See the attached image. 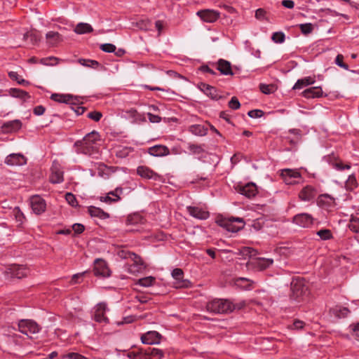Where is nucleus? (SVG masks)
Masks as SVG:
<instances>
[{
	"mask_svg": "<svg viewBox=\"0 0 359 359\" xmlns=\"http://www.w3.org/2000/svg\"><path fill=\"white\" fill-rule=\"evenodd\" d=\"M9 94L12 97L20 98L23 101L30 98V95L27 92L18 88H11L9 90Z\"/></svg>",
	"mask_w": 359,
	"mask_h": 359,
	"instance_id": "32",
	"label": "nucleus"
},
{
	"mask_svg": "<svg viewBox=\"0 0 359 359\" xmlns=\"http://www.w3.org/2000/svg\"><path fill=\"white\" fill-rule=\"evenodd\" d=\"M299 26L304 34H310L313 29V26L311 23L301 24Z\"/></svg>",
	"mask_w": 359,
	"mask_h": 359,
	"instance_id": "53",
	"label": "nucleus"
},
{
	"mask_svg": "<svg viewBox=\"0 0 359 359\" xmlns=\"http://www.w3.org/2000/svg\"><path fill=\"white\" fill-rule=\"evenodd\" d=\"M259 89L264 94H271L276 90V87L273 84L266 85L261 83Z\"/></svg>",
	"mask_w": 359,
	"mask_h": 359,
	"instance_id": "45",
	"label": "nucleus"
},
{
	"mask_svg": "<svg viewBox=\"0 0 359 359\" xmlns=\"http://www.w3.org/2000/svg\"><path fill=\"white\" fill-rule=\"evenodd\" d=\"M12 216L14 217L16 222L19 223V224H22L25 220V217L23 212L20 210L18 207H15L11 211Z\"/></svg>",
	"mask_w": 359,
	"mask_h": 359,
	"instance_id": "39",
	"label": "nucleus"
},
{
	"mask_svg": "<svg viewBox=\"0 0 359 359\" xmlns=\"http://www.w3.org/2000/svg\"><path fill=\"white\" fill-rule=\"evenodd\" d=\"M88 212L90 213V215L92 217H97L100 219H105V218H108L109 217V214L104 212L102 209H100V208L94 207V206H90L88 208Z\"/></svg>",
	"mask_w": 359,
	"mask_h": 359,
	"instance_id": "34",
	"label": "nucleus"
},
{
	"mask_svg": "<svg viewBox=\"0 0 359 359\" xmlns=\"http://www.w3.org/2000/svg\"><path fill=\"white\" fill-rule=\"evenodd\" d=\"M309 294V287L305 280L300 278H293L291 283L290 299L299 303L305 301Z\"/></svg>",
	"mask_w": 359,
	"mask_h": 359,
	"instance_id": "2",
	"label": "nucleus"
},
{
	"mask_svg": "<svg viewBox=\"0 0 359 359\" xmlns=\"http://www.w3.org/2000/svg\"><path fill=\"white\" fill-rule=\"evenodd\" d=\"M331 312L336 317L344 318L347 316L348 313H349V311L346 307H341L337 306L331 309Z\"/></svg>",
	"mask_w": 359,
	"mask_h": 359,
	"instance_id": "37",
	"label": "nucleus"
},
{
	"mask_svg": "<svg viewBox=\"0 0 359 359\" xmlns=\"http://www.w3.org/2000/svg\"><path fill=\"white\" fill-rule=\"evenodd\" d=\"M23 39L25 41L29 40L31 44L32 45L36 44L40 40L39 32L36 30H31L29 32H27L23 36Z\"/></svg>",
	"mask_w": 359,
	"mask_h": 359,
	"instance_id": "31",
	"label": "nucleus"
},
{
	"mask_svg": "<svg viewBox=\"0 0 359 359\" xmlns=\"http://www.w3.org/2000/svg\"><path fill=\"white\" fill-rule=\"evenodd\" d=\"M22 126L19 120H13L4 123L2 126V130L5 133H13L18 130Z\"/></svg>",
	"mask_w": 359,
	"mask_h": 359,
	"instance_id": "23",
	"label": "nucleus"
},
{
	"mask_svg": "<svg viewBox=\"0 0 359 359\" xmlns=\"http://www.w3.org/2000/svg\"><path fill=\"white\" fill-rule=\"evenodd\" d=\"M141 220L140 217L138 215H130L127 219L128 224H135Z\"/></svg>",
	"mask_w": 359,
	"mask_h": 359,
	"instance_id": "63",
	"label": "nucleus"
},
{
	"mask_svg": "<svg viewBox=\"0 0 359 359\" xmlns=\"http://www.w3.org/2000/svg\"><path fill=\"white\" fill-rule=\"evenodd\" d=\"M302 94L304 97L311 99L322 97L323 92L320 87L316 86L306 89L302 93Z\"/></svg>",
	"mask_w": 359,
	"mask_h": 359,
	"instance_id": "21",
	"label": "nucleus"
},
{
	"mask_svg": "<svg viewBox=\"0 0 359 359\" xmlns=\"http://www.w3.org/2000/svg\"><path fill=\"white\" fill-rule=\"evenodd\" d=\"M79 62L81 65L91 67L93 69H98L100 67H101L100 63L96 60L80 59Z\"/></svg>",
	"mask_w": 359,
	"mask_h": 359,
	"instance_id": "42",
	"label": "nucleus"
},
{
	"mask_svg": "<svg viewBox=\"0 0 359 359\" xmlns=\"http://www.w3.org/2000/svg\"><path fill=\"white\" fill-rule=\"evenodd\" d=\"M31 207L33 212L36 215H40L45 212L46 203L43 198L39 196H34L30 198Z\"/></svg>",
	"mask_w": 359,
	"mask_h": 359,
	"instance_id": "9",
	"label": "nucleus"
},
{
	"mask_svg": "<svg viewBox=\"0 0 359 359\" xmlns=\"http://www.w3.org/2000/svg\"><path fill=\"white\" fill-rule=\"evenodd\" d=\"M236 190L241 194L250 198L254 197L257 193L256 185L252 182L248 183L245 185L239 184L237 186Z\"/></svg>",
	"mask_w": 359,
	"mask_h": 359,
	"instance_id": "12",
	"label": "nucleus"
},
{
	"mask_svg": "<svg viewBox=\"0 0 359 359\" xmlns=\"http://www.w3.org/2000/svg\"><path fill=\"white\" fill-rule=\"evenodd\" d=\"M189 130L196 135L204 136L207 134V128L201 125H192L189 127Z\"/></svg>",
	"mask_w": 359,
	"mask_h": 359,
	"instance_id": "38",
	"label": "nucleus"
},
{
	"mask_svg": "<svg viewBox=\"0 0 359 359\" xmlns=\"http://www.w3.org/2000/svg\"><path fill=\"white\" fill-rule=\"evenodd\" d=\"M238 255H241L243 258L252 257L257 255V252L255 249L250 247H243L238 250Z\"/></svg>",
	"mask_w": 359,
	"mask_h": 359,
	"instance_id": "36",
	"label": "nucleus"
},
{
	"mask_svg": "<svg viewBox=\"0 0 359 359\" xmlns=\"http://www.w3.org/2000/svg\"><path fill=\"white\" fill-rule=\"evenodd\" d=\"M187 209L190 215L198 219H206L210 215L208 211L201 208L188 206Z\"/></svg>",
	"mask_w": 359,
	"mask_h": 359,
	"instance_id": "16",
	"label": "nucleus"
},
{
	"mask_svg": "<svg viewBox=\"0 0 359 359\" xmlns=\"http://www.w3.org/2000/svg\"><path fill=\"white\" fill-rule=\"evenodd\" d=\"M46 40L50 46H55L61 41V36L57 32H48L46 34Z\"/></svg>",
	"mask_w": 359,
	"mask_h": 359,
	"instance_id": "35",
	"label": "nucleus"
},
{
	"mask_svg": "<svg viewBox=\"0 0 359 359\" xmlns=\"http://www.w3.org/2000/svg\"><path fill=\"white\" fill-rule=\"evenodd\" d=\"M335 169L338 170H343L344 169H350L351 165L349 164H344L341 161H337L333 164Z\"/></svg>",
	"mask_w": 359,
	"mask_h": 359,
	"instance_id": "60",
	"label": "nucleus"
},
{
	"mask_svg": "<svg viewBox=\"0 0 359 359\" xmlns=\"http://www.w3.org/2000/svg\"><path fill=\"white\" fill-rule=\"evenodd\" d=\"M313 221V217L306 213L298 214L293 217V222L303 228L310 227Z\"/></svg>",
	"mask_w": 359,
	"mask_h": 359,
	"instance_id": "11",
	"label": "nucleus"
},
{
	"mask_svg": "<svg viewBox=\"0 0 359 359\" xmlns=\"http://www.w3.org/2000/svg\"><path fill=\"white\" fill-rule=\"evenodd\" d=\"M50 181L53 184H58L63 182V172L57 163H54L51 168Z\"/></svg>",
	"mask_w": 359,
	"mask_h": 359,
	"instance_id": "15",
	"label": "nucleus"
},
{
	"mask_svg": "<svg viewBox=\"0 0 359 359\" xmlns=\"http://www.w3.org/2000/svg\"><path fill=\"white\" fill-rule=\"evenodd\" d=\"M353 332L354 338L359 341V323L350 326Z\"/></svg>",
	"mask_w": 359,
	"mask_h": 359,
	"instance_id": "64",
	"label": "nucleus"
},
{
	"mask_svg": "<svg viewBox=\"0 0 359 359\" xmlns=\"http://www.w3.org/2000/svg\"><path fill=\"white\" fill-rule=\"evenodd\" d=\"M316 82L314 78L311 76L304 77L303 79H298L294 86H293V89H302L304 87L308 86L309 85L313 84Z\"/></svg>",
	"mask_w": 359,
	"mask_h": 359,
	"instance_id": "30",
	"label": "nucleus"
},
{
	"mask_svg": "<svg viewBox=\"0 0 359 359\" xmlns=\"http://www.w3.org/2000/svg\"><path fill=\"white\" fill-rule=\"evenodd\" d=\"M264 112L260 109H253L248 111V114L251 118H259Z\"/></svg>",
	"mask_w": 359,
	"mask_h": 359,
	"instance_id": "61",
	"label": "nucleus"
},
{
	"mask_svg": "<svg viewBox=\"0 0 359 359\" xmlns=\"http://www.w3.org/2000/svg\"><path fill=\"white\" fill-rule=\"evenodd\" d=\"M217 69L224 75H233L231 63L225 60L220 59L217 62Z\"/></svg>",
	"mask_w": 359,
	"mask_h": 359,
	"instance_id": "25",
	"label": "nucleus"
},
{
	"mask_svg": "<svg viewBox=\"0 0 359 359\" xmlns=\"http://www.w3.org/2000/svg\"><path fill=\"white\" fill-rule=\"evenodd\" d=\"M240 102L237 97H233L229 102V107L232 109H238L240 108Z\"/></svg>",
	"mask_w": 359,
	"mask_h": 359,
	"instance_id": "58",
	"label": "nucleus"
},
{
	"mask_svg": "<svg viewBox=\"0 0 359 359\" xmlns=\"http://www.w3.org/2000/svg\"><path fill=\"white\" fill-rule=\"evenodd\" d=\"M149 153L156 156H165L169 154V149L165 146L156 145L149 149Z\"/></svg>",
	"mask_w": 359,
	"mask_h": 359,
	"instance_id": "28",
	"label": "nucleus"
},
{
	"mask_svg": "<svg viewBox=\"0 0 359 359\" xmlns=\"http://www.w3.org/2000/svg\"><path fill=\"white\" fill-rule=\"evenodd\" d=\"M155 282V278L152 276H148L138 280V284L143 287H149Z\"/></svg>",
	"mask_w": 359,
	"mask_h": 359,
	"instance_id": "46",
	"label": "nucleus"
},
{
	"mask_svg": "<svg viewBox=\"0 0 359 359\" xmlns=\"http://www.w3.org/2000/svg\"><path fill=\"white\" fill-rule=\"evenodd\" d=\"M137 172L140 176L146 179L156 180L158 177L157 174L146 166H139L137 169Z\"/></svg>",
	"mask_w": 359,
	"mask_h": 359,
	"instance_id": "24",
	"label": "nucleus"
},
{
	"mask_svg": "<svg viewBox=\"0 0 359 359\" xmlns=\"http://www.w3.org/2000/svg\"><path fill=\"white\" fill-rule=\"evenodd\" d=\"M272 40L275 43H283L285 41V34L283 32H275L273 34Z\"/></svg>",
	"mask_w": 359,
	"mask_h": 359,
	"instance_id": "55",
	"label": "nucleus"
},
{
	"mask_svg": "<svg viewBox=\"0 0 359 359\" xmlns=\"http://www.w3.org/2000/svg\"><path fill=\"white\" fill-rule=\"evenodd\" d=\"M357 187V182L355 176L350 175L346 182V187L347 189H353Z\"/></svg>",
	"mask_w": 359,
	"mask_h": 359,
	"instance_id": "51",
	"label": "nucleus"
},
{
	"mask_svg": "<svg viewBox=\"0 0 359 359\" xmlns=\"http://www.w3.org/2000/svg\"><path fill=\"white\" fill-rule=\"evenodd\" d=\"M233 285L243 290H252L255 287V283L246 278H237L233 280Z\"/></svg>",
	"mask_w": 359,
	"mask_h": 359,
	"instance_id": "19",
	"label": "nucleus"
},
{
	"mask_svg": "<svg viewBox=\"0 0 359 359\" xmlns=\"http://www.w3.org/2000/svg\"><path fill=\"white\" fill-rule=\"evenodd\" d=\"M93 31L92 26L88 23L80 22L79 23L75 29L74 32L78 34H83L90 33Z\"/></svg>",
	"mask_w": 359,
	"mask_h": 359,
	"instance_id": "33",
	"label": "nucleus"
},
{
	"mask_svg": "<svg viewBox=\"0 0 359 359\" xmlns=\"http://www.w3.org/2000/svg\"><path fill=\"white\" fill-rule=\"evenodd\" d=\"M201 86H202L201 90L207 95L210 96L212 99H217V90H215V88H213L212 86H209L208 84H205V83H203L201 85Z\"/></svg>",
	"mask_w": 359,
	"mask_h": 359,
	"instance_id": "40",
	"label": "nucleus"
},
{
	"mask_svg": "<svg viewBox=\"0 0 359 359\" xmlns=\"http://www.w3.org/2000/svg\"><path fill=\"white\" fill-rule=\"evenodd\" d=\"M161 334L156 331H149L142 335L141 340L143 344H154L160 342Z\"/></svg>",
	"mask_w": 359,
	"mask_h": 359,
	"instance_id": "17",
	"label": "nucleus"
},
{
	"mask_svg": "<svg viewBox=\"0 0 359 359\" xmlns=\"http://www.w3.org/2000/svg\"><path fill=\"white\" fill-rule=\"evenodd\" d=\"M135 26L142 30H148L150 29L152 27L151 22L147 19L146 20H140L138 22H137L135 24Z\"/></svg>",
	"mask_w": 359,
	"mask_h": 359,
	"instance_id": "43",
	"label": "nucleus"
},
{
	"mask_svg": "<svg viewBox=\"0 0 359 359\" xmlns=\"http://www.w3.org/2000/svg\"><path fill=\"white\" fill-rule=\"evenodd\" d=\"M144 353L147 359H161L163 355V353L161 350L151 347L145 348Z\"/></svg>",
	"mask_w": 359,
	"mask_h": 359,
	"instance_id": "27",
	"label": "nucleus"
},
{
	"mask_svg": "<svg viewBox=\"0 0 359 359\" xmlns=\"http://www.w3.org/2000/svg\"><path fill=\"white\" fill-rule=\"evenodd\" d=\"M273 263V259L266 258H257L255 262H250V264H254L259 270H264L269 268Z\"/></svg>",
	"mask_w": 359,
	"mask_h": 359,
	"instance_id": "29",
	"label": "nucleus"
},
{
	"mask_svg": "<svg viewBox=\"0 0 359 359\" xmlns=\"http://www.w3.org/2000/svg\"><path fill=\"white\" fill-rule=\"evenodd\" d=\"M6 273L10 274L11 277L22 278L25 276H27V270L23 266L13 264L7 268Z\"/></svg>",
	"mask_w": 359,
	"mask_h": 359,
	"instance_id": "13",
	"label": "nucleus"
},
{
	"mask_svg": "<svg viewBox=\"0 0 359 359\" xmlns=\"http://www.w3.org/2000/svg\"><path fill=\"white\" fill-rule=\"evenodd\" d=\"M50 98L60 103H73L74 98L72 95L68 94H57L53 93L51 95Z\"/></svg>",
	"mask_w": 359,
	"mask_h": 359,
	"instance_id": "26",
	"label": "nucleus"
},
{
	"mask_svg": "<svg viewBox=\"0 0 359 359\" xmlns=\"http://www.w3.org/2000/svg\"><path fill=\"white\" fill-rule=\"evenodd\" d=\"M8 76L11 79L16 81L19 84L27 85L28 83L27 81L20 78L15 72H10Z\"/></svg>",
	"mask_w": 359,
	"mask_h": 359,
	"instance_id": "49",
	"label": "nucleus"
},
{
	"mask_svg": "<svg viewBox=\"0 0 359 359\" xmlns=\"http://www.w3.org/2000/svg\"><path fill=\"white\" fill-rule=\"evenodd\" d=\"M317 235L323 240H328L332 238V233L329 229H321L317 232Z\"/></svg>",
	"mask_w": 359,
	"mask_h": 359,
	"instance_id": "52",
	"label": "nucleus"
},
{
	"mask_svg": "<svg viewBox=\"0 0 359 359\" xmlns=\"http://www.w3.org/2000/svg\"><path fill=\"white\" fill-rule=\"evenodd\" d=\"M57 58L54 57H50L46 58H43L41 60V63L45 65H53L56 64Z\"/></svg>",
	"mask_w": 359,
	"mask_h": 359,
	"instance_id": "59",
	"label": "nucleus"
},
{
	"mask_svg": "<svg viewBox=\"0 0 359 359\" xmlns=\"http://www.w3.org/2000/svg\"><path fill=\"white\" fill-rule=\"evenodd\" d=\"M218 223L227 231L233 233L238 232L244 226V222L243 219L239 217L222 219L218 222Z\"/></svg>",
	"mask_w": 359,
	"mask_h": 359,
	"instance_id": "4",
	"label": "nucleus"
},
{
	"mask_svg": "<svg viewBox=\"0 0 359 359\" xmlns=\"http://www.w3.org/2000/svg\"><path fill=\"white\" fill-rule=\"evenodd\" d=\"M93 271L94 274L96 276L106 278L111 275V271L108 268L107 263L101 259H97L95 260Z\"/></svg>",
	"mask_w": 359,
	"mask_h": 359,
	"instance_id": "6",
	"label": "nucleus"
},
{
	"mask_svg": "<svg viewBox=\"0 0 359 359\" xmlns=\"http://www.w3.org/2000/svg\"><path fill=\"white\" fill-rule=\"evenodd\" d=\"M344 56L341 54L337 55L335 58V63L341 68L344 69H348V66L344 62Z\"/></svg>",
	"mask_w": 359,
	"mask_h": 359,
	"instance_id": "57",
	"label": "nucleus"
},
{
	"mask_svg": "<svg viewBox=\"0 0 359 359\" xmlns=\"http://www.w3.org/2000/svg\"><path fill=\"white\" fill-rule=\"evenodd\" d=\"M65 199L67 202L72 207H76L78 205V202L76 199V197L72 193H67L65 194Z\"/></svg>",
	"mask_w": 359,
	"mask_h": 359,
	"instance_id": "54",
	"label": "nucleus"
},
{
	"mask_svg": "<svg viewBox=\"0 0 359 359\" xmlns=\"http://www.w3.org/2000/svg\"><path fill=\"white\" fill-rule=\"evenodd\" d=\"M107 306L104 303H100L95 306L94 319L100 323H107L109 319L105 316Z\"/></svg>",
	"mask_w": 359,
	"mask_h": 359,
	"instance_id": "14",
	"label": "nucleus"
},
{
	"mask_svg": "<svg viewBox=\"0 0 359 359\" xmlns=\"http://www.w3.org/2000/svg\"><path fill=\"white\" fill-rule=\"evenodd\" d=\"M144 348H137V350L128 353V356L132 359H147L144 355Z\"/></svg>",
	"mask_w": 359,
	"mask_h": 359,
	"instance_id": "41",
	"label": "nucleus"
},
{
	"mask_svg": "<svg viewBox=\"0 0 359 359\" xmlns=\"http://www.w3.org/2000/svg\"><path fill=\"white\" fill-rule=\"evenodd\" d=\"M349 229L353 231L355 233L359 232V217H357L355 216H352L349 224H348Z\"/></svg>",
	"mask_w": 359,
	"mask_h": 359,
	"instance_id": "44",
	"label": "nucleus"
},
{
	"mask_svg": "<svg viewBox=\"0 0 359 359\" xmlns=\"http://www.w3.org/2000/svg\"><path fill=\"white\" fill-rule=\"evenodd\" d=\"M316 195V189L311 186H306L299 192V197L302 201H309Z\"/></svg>",
	"mask_w": 359,
	"mask_h": 359,
	"instance_id": "20",
	"label": "nucleus"
},
{
	"mask_svg": "<svg viewBox=\"0 0 359 359\" xmlns=\"http://www.w3.org/2000/svg\"><path fill=\"white\" fill-rule=\"evenodd\" d=\"M242 307V304H233L230 301L222 299H214L206 305L207 310L214 313H228Z\"/></svg>",
	"mask_w": 359,
	"mask_h": 359,
	"instance_id": "3",
	"label": "nucleus"
},
{
	"mask_svg": "<svg viewBox=\"0 0 359 359\" xmlns=\"http://www.w3.org/2000/svg\"><path fill=\"white\" fill-rule=\"evenodd\" d=\"M100 140L99 133L96 131H93L87 134L82 140L76 141L74 147L79 153L93 155L98 152L97 142Z\"/></svg>",
	"mask_w": 359,
	"mask_h": 359,
	"instance_id": "1",
	"label": "nucleus"
},
{
	"mask_svg": "<svg viewBox=\"0 0 359 359\" xmlns=\"http://www.w3.org/2000/svg\"><path fill=\"white\" fill-rule=\"evenodd\" d=\"M130 261L132 263L130 264V266L128 268V271L130 273L135 274L140 272L144 268V263L139 256L136 255V258L132 259Z\"/></svg>",
	"mask_w": 359,
	"mask_h": 359,
	"instance_id": "22",
	"label": "nucleus"
},
{
	"mask_svg": "<svg viewBox=\"0 0 359 359\" xmlns=\"http://www.w3.org/2000/svg\"><path fill=\"white\" fill-rule=\"evenodd\" d=\"M62 359H88L84 355H82L78 353H68L67 354H64L62 356Z\"/></svg>",
	"mask_w": 359,
	"mask_h": 359,
	"instance_id": "50",
	"label": "nucleus"
},
{
	"mask_svg": "<svg viewBox=\"0 0 359 359\" xmlns=\"http://www.w3.org/2000/svg\"><path fill=\"white\" fill-rule=\"evenodd\" d=\"M100 49L106 53H113L116 50V46L111 43H104L100 45Z\"/></svg>",
	"mask_w": 359,
	"mask_h": 359,
	"instance_id": "56",
	"label": "nucleus"
},
{
	"mask_svg": "<svg viewBox=\"0 0 359 359\" xmlns=\"http://www.w3.org/2000/svg\"><path fill=\"white\" fill-rule=\"evenodd\" d=\"M6 163L10 165H22L26 164V158L20 154H12L6 158Z\"/></svg>",
	"mask_w": 359,
	"mask_h": 359,
	"instance_id": "18",
	"label": "nucleus"
},
{
	"mask_svg": "<svg viewBox=\"0 0 359 359\" xmlns=\"http://www.w3.org/2000/svg\"><path fill=\"white\" fill-rule=\"evenodd\" d=\"M88 273V271H83L82 273H76L72 276V279L70 280L71 285H74L79 283L81 282V280Z\"/></svg>",
	"mask_w": 359,
	"mask_h": 359,
	"instance_id": "48",
	"label": "nucleus"
},
{
	"mask_svg": "<svg viewBox=\"0 0 359 359\" xmlns=\"http://www.w3.org/2000/svg\"><path fill=\"white\" fill-rule=\"evenodd\" d=\"M118 255L122 259L131 260L135 259L137 255L126 250H121L118 252Z\"/></svg>",
	"mask_w": 359,
	"mask_h": 359,
	"instance_id": "47",
	"label": "nucleus"
},
{
	"mask_svg": "<svg viewBox=\"0 0 359 359\" xmlns=\"http://www.w3.org/2000/svg\"><path fill=\"white\" fill-rule=\"evenodd\" d=\"M172 276L175 280L174 283L176 288H187L191 285V282L184 279V272L181 269H175L172 271Z\"/></svg>",
	"mask_w": 359,
	"mask_h": 359,
	"instance_id": "7",
	"label": "nucleus"
},
{
	"mask_svg": "<svg viewBox=\"0 0 359 359\" xmlns=\"http://www.w3.org/2000/svg\"><path fill=\"white\" fill-rule=\"evenodd\" d=\"M19 331L28 335L29 334H36L40 330L39 325L32 320H21L18 323Z\"/></svg>",
	"mask_w": 359,
	"mask_h": 359,
	"instance_id": "5",
	"label": "nucleus"
},
{
	"mask_svg": "<svg viewBox=\"0 0 359 359\" xmlns=\"http://www.w3.org/2000/svg\"><path fill=\"white\" fill-rule=\"evenodd\" d=\"M196 14L203 21L208 23L215 22L220 15L218 11L210 9L198 11Z\"/></svg>",
	"mask_w": 359,
	"mask_h": 359,
	"instance_id": "8",
	"label": "nucleus"
},
{
	"mask_svg": "<svg viewBox=\"0 0 359 359\" xmlns=\"http://www.w3.org/2000/svg\"><path fill=\"white\" fill-rule=\"evenodd\" d=\"M281 176L287 184H294L297 183L296 179L300 178V173L296 170L285 169L281 172Z\"/></svg>",
	"mask_w": 359,
	"mask_h": 359,
	"instance_id": "10",
	"label": "nucleus"
},
{
	"mask_svg": "<svg viewBox=\"0 0 359 359\" xmlns=\"http://www.w3.org/2000/svg\"><path fill=\"white\" fill-rule=\"evenodd\" d=\"M102 116V113H100L99 111H91L88 114L87 116L89 118H91L95 121H98L100 120Z\"/></svg>",
	"mask_w": 359,
	"mask_h": 359,
	"instance_id": "62",
	"label": "nucleus"
}]
</instances>
